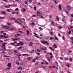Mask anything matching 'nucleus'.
I'll list each match as a JSON object with an SVG mask.
<instances>
[{"label":"nucleus","mask_w":73,"mask_h":73,"mask_svg":"<svg viewBox=\"0 0 73 73\" xmlns=\"http://www.w3.org/2000/svg\"><path fill=\"white\" fill-rule=\"evenodd\" d=\"M50 40H53V39H54V38L51 36L50 38Z\"/></svg>","instance_id":"obj_39"},{"label":"nucleus","mask_w":73,"mask_h":73,"mask_svg":"<svg viewBox=\"0 0 73 73\" xmlns=\"http://www.w3.org/2000/svg\"><path fill=\"white\" fill-rule=\"evenodd\" d=\"M58 36L59 37H60L61 36V34L60 33H58Z\"/></svg>","instance_id":"obj_32"},{"label":"nucleus","mask_w":73,"mask_h":73,"mask_svg":"<svg viewBox=\"0 0 73 73\" xmlns=\"http://www.w3.org/2000/svg\"><path fill=\"white\" fill-rule=\"evenodd\" d=\"M68 53H71V52H72V51L70 50H69L68 51Z\"/></svg>","instance_id":"obj_45"},{"label":"nucleus","mask_w":73,"mask_h":73,"mask_svg":"<svg viewBox=\"0 0 73 73\" xmlns=\"http://www.w3.org/2000/svg\"><path fill=\"white\" fill-rule=\"evenodd\" d=\"M18 69H21V70H22V69H23V67H19L18 68Z\"/></svg>","instance_id":"obj_26"},{"label":"nucleus","mask_w":73,"mask_h":73,"mask_svg":"<svg viewBox=\"0 0 73 73\" xmlns=\"http://www.w3.org/2000/svg\"><path fill=\"white\" fill-rule=\"evenodd\" d=\"M68 33L69 34H70L71 33V31H70V30Z\"/></svg>","instance_id":"obj_51"},{"label":"nucleus","mask_w":73,"mask_h":73,"mask_svg":"<svg viewBox=\"0 0 73 73\" xmlns=\"http://www.w3.org/2000/svg\"><path fill=\"white\" fill-rule=\"evenodd\" d=\"M10 19L11 20H16V19L12 18H10Z\"/></svg>","instance_id":"obj_28"},{"label":"nucleus","mask_w":73,"mask_h":73,"mask_svg":"<svg viewBox=\"0 0 73 73\" xmlns=\"http://www.w3.org/2000/svg\"><path fill=\"white\" fill-rule=\"evenodd\" d=\"M49 48L50 50H53V51H54V49L53 48H52V47H49Z\"/></svg>","instance_id":"obj_13"},{"label":"nucleus","mask_w":73,"mask_h":73,"mask_svg":"<svg viewBox=\"0 0 73 73\" xmlns=\"http://www.w3.org/2000/svg\"><path fill=\"white\" fill-rule=\"evenodd\" d=\"M49 54H50V55H51V56H52V55H53V54H52V52L50 53H49Z\"/></svg>","instance_id":"obj_60"},{"label":"nucleus","mask_w":73,"mask_h":73,"mask_svg":"<svg viewBox=\"0 0 73 73\" xmlns=\"http://www.w3.org/2000/svg\"><path fill=\"white\" fill-rule=\"evenodd\" d=\"M19 42L20 43H17L16 44V45H15V46H19V45H24V43H23V42L19 40Z\"/></svg>","instance_id":"obj_2"},{"label":"nucleus","mask_w":73,"mask_h":73,"mask_svg":"<svg viewBox=\"0 0 73 73\" xmlns=\"http://www.w3.org/2000/svg\"><path fill=\"white\" fill-rule=\"evenodd\" d=\"M34 10L36 11V7H34Z\"/></svg>","instance_id":"obj_44"},{"label":"nucleus","mask_w":73,"mask_h":73,"mask_svg":"<svg viewBox=\"0 0 73 73\" xmlns=\"http://www.w3.org/2000/svg\"><path fill=\"white\" fill-rule=\"evenodd\" d=\"M66 12L67 15H68V14H69V12H68V11H66Z\"/></svg>","instance_id":"obj_57"},{"label":"nucleus","mask_w":73,"mask_h":73,"mask_svg":"<svg viewBox=\"0 0 73 73\" xmlns=\"http://www.w3.org/2000/svg\"><path fill=\"white\" fill-rule=\"evenodd\" d=\"M70 39L72 40H73V37H71L70 38Z\"/></svg>","instance_id":"obj_64"},{"label":"nucleus","mask_w":73,"mask_h":73,"mask_svg":"<svg viewBox=\"0 0 73 73\" xmlns=\"http://www.w3.org/2000/svg\"><path fill=\"white\" fill-rule=\"evenodd\" d=\"M27 59H28L29 60H31L32 59V58H28Z\"/></svg>","instance_id":"obj_46"},{"label":"nucleus","mask_w":73,"mask_h":73,"mask_svg":"<svg viewBox=\"0 0 73 73\" xmlns=\"http://www.w3.org/2000/svg\"><path fill=\"white\" fill-rule=\"evenodd\" d=\"M17 36H21V35L20 34H17Z\"/></svg>","instance_id":"obj_63"},{"label":"nucleus","mask_w":73,"mask_h":73,"mask_svg":"<svg viewBox=\"0 0 73 73\" xmlns=\"http://www.w3.org/2000/svg\"><path fill=\"white\" fill-rule=\"evenodd\" d=\"M51 24H52V25H54V22L53 21L51 22Z\"/></svg>","instance_id":"obj_38"},{"label":"nucleus","mask_w":73,"mask_h":73,"mask_svg":"<svg viewBox=\"0 0 73 73\" xmlns=\"http://www.w3.org/2000/svg\"><path fill=\"white\" fill-rule=\"evenodd\" d=\"M6 11H7V12H9L11 11V10L10 9H7V10H6Z\"/></svg>","instance_id":"obj_35"},{"label":"nucleus","mask_w":73,"mask_h":73,"mask_svg":"<svg viewBox=\"0 0 73 73\" xmlns=\"http://www.w3.org/2000/svg\"><path fill=\"white\" fill-rule=\"evenodd\" d=\"M2 28H3L4 29H9V31H15L16 29L12 28H11V27H9L8 26H5V25H3L2 26Z\"/></svg>","instance_id":"obj_1"},{"label":"nucleus","mask_w":73,"mask_h":73,"mask_svg":"<svg viewBox=\"0 0 73 73\" xmlns=\"http://www.w3.org/2000/svg\"><path fill=\"white\" fill-rule=\"evenodd\" d=\"M55 38L56 40H58V38L57 37V36H55Z\"/></svg>","instance_id":"obj_41"},{"label":"nucleus","mask_w":73,"mask_h":73,"mask_svg":"<svg viewBox=\"0 0 73 73\" xmlns=\"http://www.w3.org/2000/svg\"><path fill=\"white\" fill-rule=\"evenodd\" d=\"M3 38H4V35L0 36V38L2 39Z\"/></svg>","instance_id":"obj_16"},{"label":"nucleus","mask_w":73,"mask_h":73,"mask_svg":"<svg viewBox=\"0 0 73 73\" xmlns=\"http://www.w3.org/2000/svg\"><path fill=\"white\" fill-rule=\"evenodd\" d=\"M34 52H35V50H33L31 51V53H33Z\"/></svg>","instance_id":"obj_31"},{"label":"nucleus","mask_w":73,"mask_h":73,"mask_svg":"<svg viewBox=\"0 0 73 73\" xmlns=\"http://www.w3.org/2000/svg\"><path fill=\"white\" fill-rule=\"evenodd\" d=\"M50 33L51 35H53V32H50Z\"/></svg>","instance_id":"obj_58"},{"label":"nucleus","mask_w":73,"mask_h":73,"mask_svg":"<svg viewBox=\"0 0 73 73\" xmlns=\"http://www.w3.org/2000/svg\"><path fill=\"white\" fill-rule=\"evenodd\" d=\"M31 25H35V23L34 22H33L31 24Z\"/></svg>","instance_id":"obj_23"},{"label":"nucleus","mask_w":73,"mask_h":73,"mask_svg":"<svg viewBox=\"0 0 73 73\" xmlns=\"http://www.w3.org/2000/svg\"><path fill=\"white\" fill-rule=\"evenodd\" d=\"M32 0H29V3H32Z\"/></svg>","instance_id":"obj_55"},{"label":"nucleus","mask_w":73,"mask_h":73,"mask_svg":"<svg viewBox=\"0 0 73 73\" xmlns=\"http://www.w3.org/2000/svg\"><path fill=\"white\" fill-rule=\"evenodd\" d=\"M6 44H7L6 43H5L2 45V47L3 48L2 49V50H7L5 48V46Z\"/></svg>","instance_id":"obj_3"},{"label":"nucleus","mask_w":73,"mask_h":73,"mask_svg":"<svg viewBox=\"0 0 73 73\" xmlns=\"http://www.w3.org/2000/svg\"><path fill=\"white\" fill-rule=\"evenodd\" d=\"M39 63V62H36V63H35V66H36V65H37V64H38Z\"/></svg>","instance_id":"obj_18"},{"label":"nucleus","mask_w":73,"mask_h":73,"mask_svg":"<svg viewBox=\"0 0 73 73\" xmlns=\"http://www.w3.org/2000/svg\"><path fill=\"white\" fill-rule=\"evenodd\" d=\"M14 52L15 53H17V52H18V51H17V50H14Z\"/></svg>","instance_id":"obj_29"},{"label":"nucleus","mask_w":73,"mask_h":73,"mask_svg":"<svg viewBox=\"0 0 73 73\" xmlns=\"http://www.w3.org/2000/svg\"><path fill=\"white\" fill-rule=\"evenodd\" d=\"M5 19L4 17H0V19Z\"/></svg>","instance_id":"obj_36"},{"label":"nucleus","mask_w":73,"mask_h":73,"mask_svg":"<svg viewBox=\"0 0 73 73\" xmlns=\"http://www.w3.org/2000/svg\"><path fill=\"white\" fill-rule=\"evenodd\" d=\"M47 59H48V61H49L50 62L51 61V59H50V58H49V57H47Z\"/></svg>","instance_id":"obj_24"},{"label":"nucleus","mask_w":73,"mask_h":73,"mask_svg":"<svg viewBox=\"0 0 73 73\" xmlns=\"http://www.w3.org/2000/svg\"><path fill=\"white\" fill-rule=\"evenodd\" d=\"M66 66H68V67H70V65L68 64H66Z\"/></svg>","instance_id":"obj_15"},{"label":"nucleus","mask_w":73,"mask_h":73,"mask_svg":"<svg viewBox=\"0 0 73 73\" xmlns=\"http://www.w3.org/2000/svg\"><path fill=\"white\" fill-rule=\"evenodd\" d=\"M25 4H26L27 5H28V2H27V1H25Z\"/></svg>","instance_id":"obj_54"},{"label":"nucleus","mask_w":73,"mask_h":73,"mask_svg":"<svg viewBox=\"0 0 73 73\" xmlns=\"http://www.w3.org/2000/svg\"><path fill=\"white\" fill-rule=\"evenodd\" d=\"M36 15L37 16H41L42 15V13L40 11H38Z\"/></svg>","instance_id":"obj_5"},{"label":"nucleus","mask_w":73,"mask_h":73,"mask_svg":"<svg viewBox=\"0 0 73 73\" xmlns=\"http://www.w3.org/2000/svg\"><path fill=\"white\" fill-rule=\"evenodd\" d=\"M3 1H5V2H8V0H3Z\"/></svg>","instance_id":"obj_47"},{"label":"nucleus","mask_w":73,"mask_h":73,"mask_svg":"<svg viewBox=\"0 0 73 73\" xmlns=\"http://www.w3.org/2000/svg\"><path fill=\"white\" fill-rule=\"evenodd\" d=\"M69 60L70 61H72V58H69Z\"/></svg>","instance_id":"obj_42"},{"label":"nucleus","mask_w":73,"mask_h":73,"mask_svg":"<svg viewBox=\"0 0 73 73\" xmlns=\"http://www.w3.org/2000/svg\"><path fill=\"white\" fill-rule=\"evenodd\" d=\"M36 37L37 38H41V37L40 36H36Z\"/></svg>","instance_id":"obj_43"},{"label":"nucleus","mask_w":73,"mask_h":73,"mask_svg":"<svg viewBox=\"0 0 73 73\" xmlns=\"http://www.w3.org/2000/svg\"><path fill=\"white\" fill-rule=\"evenodd\" d=\"M37 51H38V52H40V49H37Z\"/></svg>","instance_id":"obj_56"},{"label":"nucleus","mask_w":73,"mask_h":73,"mask_svg":"<svg viewBox=\"0 0 73 73\" xmlns=\"http://www.w3.org/2000/svg\"><path fill=\"white\" fill-rule=\"evenodd\" d=\"M1 13L2 15H4V14H6V13H7V12L4 11H1Z\"/></svg>","instance_id":"obj_9"},{"label":"nucleus","mask_w":73,"mask_h":73,"mask_svg":"<svg viewBox=\"0 0 73 73\" xmlns=\"http://www.w3.org/2000/svg\"><path fill=\"white\" fill-rule=\"evenodd\" d=\"M40 36H41V37H43L44 36V35L42 34H40Z\"/></svg>","instance_id":"obj_53"},{"label":"nucleus","mask_w":73,"mask_h":73,"mask_svg":"<svg viewBox=\"0 0 73 73\" xmlns=\"http://www.w3.org/2000/svg\"><path fill=\"white\" fill-rule=\"evenodd\" d=\"M56 19L57 20V21H59V18L58 16H56Z\"/></svg>","instance_id":"obj_20"},{"label":"nucleus","mask_w":73,"mask_h":73,"mask_svg":"<svg viewBox=\"0 0 73 73\" xmlns=\"http://www.w3.org/2000/svg\"><path fill=\"white\" fill-rule=\"evenodd\" d=\"M34 34H35V37H36L37 36V34H36V33H34Z\"/></svg>","instance_id":"obj_34"},{"label":"nucleus","mask_w":73,"mask_h":73,"mask_svg":"<svg viewBox=\"0 0 73 73\" xmlns=\"http://www.w3.org/2000/svg\"><path fill=\"white\" fill-rule=\"evenodd\" d=\"M23 48V47L21 46H20L19 47V48H18V49H22Z\"/></svg>","instance_id":"obj_40"},{"label":"nucleus","mask_w":73,"mask_h":73,"mask_svg":"<svg viewBox=\"0 0 73 73\" xmlns=\"http://www.w3.org/2000/svg\"><path fill=\"white\" fill-rule=\"evenodd\" d=\"M12 40H13V41H15V40H19V38H17L15 39V38H12Z\"/></svg>","instance_id":"obj_12"},{"label":"nucleus","mask_w":73,"mask_h":73,"mask_svg":"<svg viewBox=\"0 0 73 73\" xmlns=\"http://www.w3.org/2000/svg\"><path fill=\"white\" fill-rule=\"evenodd\" d=\"M62 38H63V39L64 40H65V36H64V35H63L62 36Z\"/></svg>","instance_id":"obj_27"},{"label":"nucleus","mask_w":73,"mask_h":73,"mask_svg":"<svg viewBox=\"0 0 73 73\" xmlns=\"http://www.w3.org/2000/svg\"><path fill=\"white\" fill-rule=\"evenodd\" d=\"M21 11L23 12H25L26 11V9L25 8L22 9H21Z\"/></svg>","instance_id":"obj_11"},{"label":"nucleus","mask_w":73,"mask_h":73,"mask_svg":"<svg viewBox=\"0 0 73 73\" xmlns=\"http://www.w3.org/2000/svg\"><path fill=\"white\" fill-rule=\"evenodd\" d=\"M14 38H17V37H18L17 36L15 35L14 36Z\"/></svg>","instance_id":"obj_33"},{"label":"nucleus","mask_w":73,"mask_h":73,"mask_svg":"<svg viewBox=\"0 0 73 73\" xmlns=\"http://www.w3.org/2000/svg\"><path fill=\"white\" fill-rule=\"evenodd\" d=\"M25 40H27V41H29V39H27L26 38L25 39Z\"/></svg>","instance_id":"obj_61"},{"label":"nucleus","mask_w":73,"mask_h":73,"mask_svg":"<svg viewBox=\"0 0 73 73\" xmlns=\"http://www.w3.org/2000/svg\"><path fill=\"white\" fill-rule=\"evenodd\" d=\"M41 43H42V44H46L47 45H49V43H48L47 41L42 40L41 41Z\"/></svg>","instance_id":"obj_4"},{"label":"nucleus","mask_w":73,"mask_h":73,"mask_svg":"<svg viewBox=\"0 0 73 73\" xmlns=\"http://www.w3.org/2000/svg\"><path fill=\"white\" fill-rule=\"evenodd\" d=\"M8 36L3 35V38H8Z\"/></svg>","instance_id":"obj_22"},{"label":"nucleus","mask_w":73,"mask_h":73,"mask_svg":"<svg viewBox=\"0 0 73 73\" xmlns=\"http://www.w3.org/2000/svg\"><path fill=\"white\" fill-rule=\"evenodd\" d=\"M32 45H33V42H31L29 44V46H32Z\"/></svg>","instance_id":"obj_21"},{"label":"nucleus","mask_w":73,"mask_h":73,"mask_svg":"<svg viewBox=\"0 0 73 73\" xmlns=\"http://www.w3.org/2000/svg\"><path fill=\"white\" fill-rule=\"evenodd\" d=\"M53 47L54 48H57V46H56L55 44H54Z\"/></svg>","instance_id":"obj_14"},{"label":"nucleus","mask_w":73,"mask_h":73,"mask_svg":"<svg viewBox=\"0 0 73 73\" xmlns=\"http://www.w3.org/2000/svg\"><path fill=\"white\" fill-rule=\"evenodd\" d=\"M7 66H11V63H9L7 65Z\"/></svg>","instance_id":"obj_19"},{"label":"nucleus","mask_w":73,"mask_h":73,"mask_svg":"<svg viewBox=\"0 0 73 73\" xmlns=\"http://www.w3.org/2000/svg\"><path fill=\"white\" fill-rule=\"evenodd\" d=\"M68 58H65L64 59V60H65L66 61V60H68Z\"/></svg>","instance_id":"obj_50"},{"label":"nucleus","mask_w":73,"mask_h":73,"mask_svg":"<svg viewBox=\"0 0 73 73\" xmlns=\"http://www.w3.org/2000/svg\"><path fill=\"white\" fill-rule=\"evenodd\" d=\"M66 9L68 11H70L71 10V8L69 5L67 6V8H66Z\"/></svg>","instance_id":"obj_7"},{"label":"nucleus","mask_w":73,"mask_h":73,"mask_svg":"<svg viewBox=\"0 0 73 73\" xmlns=\"http://www.w3.org/2000/svg\"><path fill=\"white\" fill-rule=\"evenodd\" d=\"M16 64H17V65H19V64H20V63H19V62H16Z\"/></svg>","instance_id":"obj_49"},{"label":"nucleus","mask_w":73,"mask_h":73,"mask_svg":"<svg viewBox=\"0 0 73 73\" xmlns=\"http://www.w3.org/2000/svg\"><path fill=\"white\" fill-rule=\"evenodd\" d=\"M28 55H27V54H23V56H28Z\"/></svg>","instance_id":"obj_62"},{"label":"nucleus","mask_w":73,"mask_h":73,"mask_svg":"<svg viewBox=\"0 0 73 73\" xmlns=\"http://www.w3.org/2000/svg\"><path fill=\"white\" fill-rule=\"evenodd\" d=\"M40 50H47V49L46 48L44 47V48H42V47H41L40 48Z\"/></svg>","instance_id":"obj_6"},{"label":"nucleus","mask_w":73,"mask_h":73,"mask_svg":"<svg viewBox=\"0 0 73 73\" xmlns=\"http://www.w3.org/2000/svg\"><path fill=\"white\" fill-rule=\"evenodd\" d=\"M38 29H40V31H42V30H43L41 28V27H39Z\"/></svg>","instance_id":"obj_25"},{"label":"nucleus","mask_w":73,"mask_h":73,"mask_svg":"<svg viewBox=\"0 0 73 73\" xmlns=\"http://www.w3.org/2000/svg\"><path fill=\"white\" fill-rule=\"evenodd\" d=\"M15 22H16V23H19V24L20 23L19 21L18 20H17L16 21H15Z\"/></svg>","instance_id":"obj_48"},{"label":"nucleus","mask_w":73,"mask_h":73,"mask_svg":"<svg viewBox=\"0 0 73 73\" xmlns=\"http://www.w3.org/2000/svg\"><path fill=\"white\" fill-rule=\"evenodd\" d=\"M26 32H27V36H29V31L28 30H26Z\"/></svg>","instance_id":"obj_10"},{"label":"nucleus","mask_w":73,"mask_h":73,"mask_svg":"<svg viewBox=\"0 0 73 73\" xmlns=\"http://www.w3.org/2000/svg\"><path fill=\"white\" fill-rule=\"evenodd\" d=\"M36 54H38V55H40V53H36Z\"/></svg>","instance_id":"obj_59"},{"label":"nucleus","mask_w":73,"mask_h":73,"mask_svg":"<svg viewBox=\"0 0 73 73\" xmlns=\"http://www.w3.org/2000/svg\"><path fill=\"white\" fill-rule=\"evenodd\" d=\"M36 60V58H34L32 61L33 62H35V60Z\"/></svg>","instance_id":"obj_30"},{"label":"nucleus","mask_w":73,"mask_h":73,"mask_svg":"<svg viewBox=\"0 0 73 73\" xmlns=\"http://www.w3.org/2000/svg\"><path fill=\"white\" fill-rule=\"evenodd\" d=\"M58 8H59L60 11H61L62 8H61V5H59Z\"/></svg>","instance_id":"obj_8"},{"label":"nucleus","mask_w":73,"mask_h":73,"mask_svg":"<svg viewBox=\"0 0 73 73\" xmlns=\"http://www.w3.org/2000/svg\"><path fill=\"white\" fill-rule=\"evenodd\" d=\"M4 57H7V58L9 57V56H7V55H5Z\"/></svg>","instance_id":"obj_52"},{"label":"nucleus","mask_w":73,"mask_h":73,"mask_svg":"<svg viewBox=\"0 0 73 73\" xmlns=\"http://www.w3.org/2000/svg\"><path fill=\"white\" fill-rule=\"evenodd\" d=\"M7 24L8 25H9V26H11V23H7Z\"/></svg>","instance_id":"obj_17"},{"label":"nucleus","mask_w":73,"mask_h":73,"mask_svg":"<svg viewBox=\"0 0 73 73\" xmlns=\"http://www.w3.org/2000/svg\"><path fill=\"white\" fill-rule=\"evenodd\" d=\"M58 28L59 29H61L62 28V27H61V26H60L58 27Z\"/></svg>","instance_id":"obj_37"}]
</instances>
